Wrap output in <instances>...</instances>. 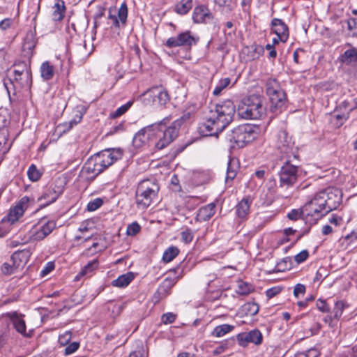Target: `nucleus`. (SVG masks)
<instances>
[{
	"instance_id": "1",
	"label": "nucleus",
	"mask_w": 357,
	"mask_h": 357,
	"mask_svg": "<svg viewBox=\"0 0 357 357\" xmlns=\"http://www.w3.org/2000/svg\"><path fill=\"white\" fill-rule=\"evenodd\" d=\"M234 114L235 106L230 100L211 105L203 113L198 128L199 132L204 136L218 135L233 121Z\"/></svg>"
},
{
	"instance_id": "2",
	"label": "nucleus",
	"mask_w": 357,
	"mask_h": 357,
	"mask_svg": "<svg viewBox=\"0 0 357 357\" xmlns=\"http://www.w3.org/2000/svg\"><path fill=\"white\" fill-rule=\"evenodd\" d=\"M122 156L123 151L121 149L104 150L87 160L82 168V172L87 174L89 178H95L116 161L121 159Z\"/></svg>"
},
{
	"instance_id": "3",
	"label": "nucleus",
	"mask_w": 357,
	"mask_h": 357,
	"mask_svg": "<svg viewBox=\"0 0 357 357\" xmlns=\"http://www.w3.org/2000/svg\"><path fill=\"white\" fill-rule=\"evenodd\" d=\"M165 121V119L160 123H153V144L158 150L167 147L177 137L181 125V120H176L166 128Z\"/></svg>"
},
{
	"instance_id": "4",
	"label": "nucleus",
	"mask_w": 357,
	"mask_h": 357,
	"mask_svg": "<svg viewBox=\"0 0 357 357\" xmlns=\"http://www.w3.org/2000/svg\"><path fill=\"white\" fill-rule=\"evenodd\" d=\"M160 187L154 179H145L137 185L135 198L138 206L142 208L149 207L157 199Z\"/></svg>"
},
{
	"instance_id": "5",
	"label": "nucleus",
	"mask_w": 357,
	"mask_h": 357,
	"mask_svg": "<svg viewBox=\"0 0 357 357\" xmlns=\"http://www.w3.org/2000/svg\"><path fill=\"white\" fill-rule=\"evenodd\" d=\"M261 96L252 95L242 101L238 108V114L244 119H259L266 114V107Z\"/></svg>"
},
{
	"instance_id": "6",
	"label": "nucleus",
	"mask_w": 357,
	"mask_h": 357,
	"mask_svg": "<svg viewBox=\"0 0 357 357\" xmlns=\"http://www.w3.org/2000/svg\"><path fill=\"white\" fill-rule=\"evenodd\" d=\"M324 198L325 197L318 192L312 199L303 206L306 222L314 225L321 218L329 213L326 203L324 202Z\"/></svg>"
},
{
	"instance_id": "7",
	"label": "nucleus",
	"mask_w": 357,
	"mask_h": 357,
	"mask_svg": "<svg viewBox=\"0 0 357 357\" xmlns=\"http://www.w3.org/2000/svg\"><path fill=\"white\" fill-rule=\"evenodd\" d=\"M266 91L270 98V110L275 114L280 113L286 102V94L276 79L270 78L266 83Z\"/></svg>"
},
{
	"instance_id": "8",
	"label": "nucleus",
	"mask_w": 357,
	"mask_h": 357,
	"mask_svg": "<svg viewBox=\"0 0 357 357\" xmlns=\"http://www.w3.org/2000/svg\"><path fill=\"white\" fill-rule=\"evenodd\" d=\"M226 139L231 148H242L255 139V132L250 126L241 125L231 130Z\"/></svg>"
},
{
	"instance_id": "9",
	"label": "nucleus",
	"mask_w": 357,
	"mask_h": 357,
	"mask_svg": "<svg viewBox=\"0 0 357 357\" xmlns=\"http://www.w3.org/2000/svg\"><path fill=\"white\" fill-rule=\"evenodd\" d=\"M141 98L145 105H165L170 100L167 91L162 86H154L146 90Z\"/></svg>"
},
{
	"instance_id": "10",
	"label": "nucleus",
	"mask_w": 357,
	"mask_h": 357,
	"mask_svg": "<svg viewBox=\"0 0 357 357\" xmlns=\"http://www.w3.org/2000/svg\"><path fill=\"white\" fill-rule=\"evenodd\" d=\"M300 167L291 163L288 158L281 167L279 172L280 187H290L296 183L298 176Z\"/></svg>"
},
{
	"instance_id": "11",
	"label": "nucleus",
	"mask_w": 357,
	"mask_h": 357,
	"mask_svg": "<svg viewBox=\"0 0 357 357\" xmlns=\"http://www.w3.org/2000/svg\"><path fill=\"white\" fill-rule=\"evenodd\" d=\"M56 227L54 220H47L42 218L36 225H35L30 231V238L34 241H39L44 239Z\"/></svg>"
},
{
	"instance_id": "12",
	"label": "nucleus",
	"mask_w": 357,
	"mask_h": 357,
	"mask_svg": "<svg viewBox=\"0 0 357 357\" xmlns=\"http://www.w3.org/2000/svg\"><path fill=\"white\" fill-rule=\"evenodd\" d=\"M277 146L281 153L285 154L287 158L296 157V149L291 137L285 130H280L278 135Z\"/></svg>"
},
{
	"instance_id": "13",
	"label": "nucleus",
	"mask_w": 357,
	"mask_h": 357,
	"mask_svg": "<svg viewBox=\"0 0 357 357\" xmlns=\"http://www.w3.org/2000/svg\"><path fill=\"white\" fill-rule=\"evenodd\" d=\"M319 193L325 197L324 202L328 212L336 209L342 202V194L338 188L328 187L319 191Z\"/></svg>"
},
{
	"instance_id": "14",
	"label": "nucleus",
	"mask_w": 357,
	"mask_h": 357,
	"mask_svg": "<svg viewBox=\"0 0 357 357\" xmlns=\"http://www.w3.org/2000/svg\"><path fill=\"white\" fill-rule=\"evenodd\" d=\"M63 181L61 178H57L54 183H52L43 191L42 195L38 198V200H44L45 202L44 206H47L54 202L58 199L63 192Z\"/></svg>"
},
{
	"instance_id": "15",
	"label": "nucleus",
	"mask_w": 357,
	"mask_h": 357,
	"mask_svg": "<svg viewBox=\"0 0 357 357\" xmlns=\"http://www.w3.org/2000/svg\"><path fill=\"white\" fill-rule=\"evenodd\" d=\"M198 39L195 38L190 31H186L179 33L175 37L168 38L165 43V45L169 48L181 46L191 47L195 45Z\"/></svg>"
},
{
	"instance_id": "16",
	"label": "nucleus",
	"mask_w": 357,
	"mask_h": 357,
	"mask_svg": "<svg viewBox=\"0 0 357 357\" xmlns=\"http://www.w3.org/2000/svg\"><path fill=\"white\" fill-rule=\"evenodd\" d=\"M154 127L153 123L139 130L133 137V145L139 148L146 144H153Z\"/></svg>"
},
{
	"instance_id": "17",
	"label": "nucleus",
	"mask_w": 357,
	"mask_h": 357,
	"mask_svg": "<svg viewBox=\"0 0 357 357\" xmlns=\"http://www.w3.org/2000/svg\"><path fill=\"white\" fill-rule=\"evenodd\" d=\"M214 15L211 13L206 6L199 5L194 8L192 13V20L195 23H206L208 20H212Z\"/></svg>"
},
{
	"instance_id": "18",
	"label": "nucleus",
	"mask_w": 357,
	"mask_h": 357,
	"mask_svg": "<svg viewBox=\"0 0 357 357\" xmlns=\"http://www.w3.org/2000/svg\"><path fill=\"white\" fill-rule=\"evenodd\" d=\"M117 16L116 15H112L111 12L108 15V19L112 20V24L116 28H119L121 26H125L127 22L128 18V7L126 3H123L120 8L118 10Z\"/></svg>"
},
{
	"instance_id": "19",
	"label": "nucleus",
	"mask_w": 357,
	"mask_h": 357,
	"mask_svg": "<svg viewBox=\"0 0 357 357\" xmlns=\"http://www.w3.org/2000/svg\"><path fill=\"white\" fill-rule=\"evenodd\" d=\"M271 26L273 32L280 37V42L285 43L289 38L288 26L278 18L272 20Z\"/></svg>"
},
{
	"instance_id": "20",
	"label": "nucleus",
	"mask_w": 357,
	"mask_h": 357,
	"mask_svg": "<svg viewBox=\"0 0 357 357\" xmlns=\"http://www.w3.org/2000/svg\"><path fill=\"white\" fill-rule=\"evenodd\" d=\"M10 82L15 89L28 90L32 84L31 73H24L19 76L13 75V77L10 79Z\"/></svg>"
},
{
	"instance_id": "21",
	"label": "nucleus",
	"mask_w": 357,
	"mask_h": 357,
	"mask_svg": "<svg viewBox=\"0 0 357 357\" xmlns=\"http://www.w3.org/2000/svg\"><path fill=\"white\" fill-rule=\"evenodd\" d=\"M31 252L28 250L15 252L10 259V262L15 264L17 268L23 267L29 260Z\"/></svg>"
},
{
	"instance_id": "22",
	"label": "nucleus",
	"mask_w": 357,
	"mask_h": 357,
	"mask_svg": "<svg viewBox=\"0 0 357 357\" xmlns=\"http://www.w3.org/2000/svg\"><path fill=\"white\" fill-rule=\"evenodd\" d=\"M8 317L10 318L15 330L26 336V324L22 314H18L17 312H13L8 314Z\"/></svg>"
},
{
	"instance_id": "23",
	"label": "nucleus",
	"mask_w": 357,
	"mask_h": 357,
	"mask_svg": "<svg viewBox=\"0 0 357 357\" xmlns=\"http://www.w3.org/2000/svg\"><path fill=\"white\" fill-rule=\"evenodd\" d=\"M215 213V204H208L200 208L197 213L196 219L199 222L207 221L211 218Z\"/></svg>"
},
{
	"instance_id": "24",
	"label": "nucleus",
	"mask_w": 357,
	"mask_h": 357,
	"mask_svg": "<svg viewBox=\"0 0 357 357\" xmlns=\"http://www.w3.org/2000/svg\"><path fill=\"white\" fill-rule=\"evenodd\" d=\"M9 132L6 127L0 128V155L6 154L10 149L12 142L8 139Z\"/></svg>"
},
{
	"instance_id": "25",
	"label": "nucleus",
	"mask_w": 357,
	"mask_h": 357,
	"mask_svg": "<svg viewBox=\"0 0 357 357\" xmlns=\"http://www.w3.org/2000/svg\"><path fill=\"white\" fill-rule=\"evenodd\" d=\"M251 203L252 200L249 197H245L236 205V213L239 218L244 220L247 218Z\"/></svg>"
},
{
	"instance_id": "26",
	"label": "nucleus",
	"mask_w": 357,
	"mask_h": 357,
	"mask_svg": "<svg viewBox=\"0 0 357 357\" xmlns=\"http://www.w3.org/2000/svg\"><path fill=\"white\" fill-rule=\"evenodd\" d=\"M24 212V207L20 204H17L15 207L10 209L8 215L3 219H6V222L13 225L23 215Z\"/></svg>"
},
{
	"instance_id": "27",
	"label": "nucleus",
	"mask_w": 357,
	"mask_h": 357,
	"mask_svg": "<svg viewBox=\"0 0 357 357\" xmlns=\"http://www.w3.org/2000/svg\"><path fill=\"white\" fill-rule=\"evenodd\" d=\"M53 12L52 14V20L57 22L61 21L64 17L66 7L64 1L58 0L53 6Z\"/></svg>"
},
{
	"instance_id": "28",
	"label": "nucleus",
	"mask_w": 357,
	"mask_h": 357,
	"mask_svg": "<svg viewBox=\"0 0 357 357\" xmlns=\"http://www.w3.org/2000/svg\"><path fill=\"white\" fill-rule=\"evenodd\" d=\"M41 77L48 81L52 79L54 75V67L49 62H43L40 68Z\"/></svg>"
},
{
	"instance_id": "29",
	"label": "nucleus",
	"mask_w": 357,
	"mask_h": 357,
	"mask_svg": "<svg viewBox=\"0 0 357 357\" xmlns=\"http://www.w3.org/2000/svg\"><path fill=\"white\" fill-rule=\"evenodd\" d=\"M135 275L132 272H128L118 277L112 282V284L117 287H124L128 286L134 279Z\"/></svg>"
},
{
	"instance_id": "30",
	"label": "nucleus",
	"mask_w": 357,
	"mask_h": 357,
	"mask_svg": "<svg viewBox=\"0 0 357 357\" xmlns=\"http://www.w3.org/2000/svg\"><path fill=\"white\" fill-rule=\"evenodd\" d=\"M192 0H181L176 4L174 10L179 15H185L192 9Z\"/></svg>"
},
{
	"instance_id": "31",
	"label": "nucleus",
	"mask_w": 357,
	"mask_h": 357,
	"mask_svg": "<svg viewBox=\"0 0 357 357\" xmlns=\"http://www.w3.org/2000/svg\"><path fill=\"white\" fill-rule=\"evenodd\" d=\"M340 59L342 63L347 65L352 62H357V49L352 47L346 50L344 53L341 55Z\"/></svg>"
},
{
	"instance_id": "32",
	"label": "nucleus",
	"mask_w": 357,
	"mask_h": 357,
	"mask_svg": "<svg viewBox=\"0 0 357 357\" xmlns=\"http://www.w3.org/2000/svg\"><path fill=\"white\" fill-rule=\"evenodd\" d=\"M174 280L171 278H166L160 285L157 293L160 297H166L169 294L170 289L174 285Z\"/></svg>"
},
{
	"instance_id": "33",
	"label": "nucleus",
	"mask_w": 357,
	"mask_h": 357,
	"mask_svg": "<svg viewBox=\"0 0 357 357\" xmlns=\"http://www.w3.org/2000/svg\"><path fill=\"white\" fill-rule=\"evenodd\" d=\"M234 328V326L229 324H222L217 326L211 333V335L213 337H220L224 336L225 335L230 333Z\"/></svg>"
},
{
	"instance_id": "34",
	"label": "nucleus",
	"mask_w": 357,
	"mask_h": 357,
	"mask_svg": "<svg viewBox=\"0 0 357 357\" xmlns=\"http://www.w3.org/2000/svg\"><path fill=\"white\" fill-rule=\"evenodd\" d=\"M238 166H237V160L234 158L230 159L227 164V169L226 174V181H232L237 172Z\"/></svg>"
},
{
	"instance_id": "35",
	"label": "nucleus",
	"mask_w": 357,
	"mask_h": 357,
	"mask_svg": "<svg viewBox=\"0 0 357 357\" xmlns=\"http://www.w3.org/2000/svg\"><path fill=\"white\" fill-rule=\"evenodd\" d=\"M214 3L222 10L231 12L236 7V3L233 0H213Z\"/></svg>"
},
{
	"instance_id": "36",
	"label": "nucleus",
	"mask_w": 357,
	"mask_h": 357,
	"mask_svg": "<svg viewBox=\"0 0 357 357\" xmlns=\"http://www.w3.org/2000/svg\"><path fill=\"white\" fill-rule=\"evenodd\" d=\"M15 69L13 71V75L19 76L24 73H31L30 68L24 61H20L13 65Z\"/></svg>"
},
{
	"instance_id": "37",
	"label": "nucleus",
	"mask_w": 357,
	"mask_h": 357,
	"mask_svg": "<svg viewBox=\"0 0 357 357\" xmlns=\"http://www.w3.org/2000/svg\"><path fill=\"white\" fill-rule=\"evenodd\" d=\"M179 253V250L176 247H169L163 253L162 260L166 262L172 261Z\"/></svg>"
},
{
	"instance_id": "38",
	"label": "nucleus",
	"mask_w": 357,
	"mask_h": 357,
	"mask_svg": "<svg viewBox=\"0 0 357 357\" xmlns=\"http://www.w3.org/2000/svg\"><path fill=\"white\" fill-rule=\"evenodd\" d=\"M253 291L252 286L245 282L240 281L236 292L240 295H248Z\"/></svg>"
},
{
	"instance_id": "39",
	"label": "nucleus",
	"mask_w": 357,
	"mask_h": 357,
	"mask_svg": "<svg viewBox=\"0 0 357 357\" xmlns=\"http://www.w3.org/2000/svg\"><path fill=\"white\" fill-rule=\"evenodd\" d=\"M231 79L229 77L221 79L218 82L216 86L213 90V95L218 96L221 93L222 91L226 89L230 84Z\"/></svg>"
},
{
	"instance_id": "40",
	"label": "nucleus",
	"mask_w": 357,
	"mask_h": 357,
	"mask_svg": "<svg viewBox=\"0 0 357 357\" xmlns=\"http://www.w3.org/2000/svg\"><path fill=\"white\" fill-rule=\"evenodd\" d=\"M234 338L222 341L220 344L213 351V355L218 356L223 353L231 346V344L234 343Z\"/></svg>"
},
{
	"instance_id": "41",
	"label": "nucleus",
	"mask_w": 357,
	"mask_h": 357,
	"mask_svg": "<svg viewBox=\"0 0 357 357\" xmlns=\"http://www.w3.org/2000/svg\"><path fill=\"white\" fill-rule=\"evenodd\" d=\"M250 341L257 345L261 344L263 340L261 333L259 330H253L248 332Z\"/></svg>"
},
{
	"instance_id": "42",
	"label": "nucleus",
	"mask_w": 357,
	"mask_h": 357,
	"mask_svg": "<svg viewBox=\"0 0 357 357\" xmlns=\"http://www.w3.org/2000/svg\"><path fill=\"white\" fill-rule=\"evenodd\" d=\"M287 218L291 220H297L302 218L305 221V216L304 215V206L301 209H292L288 214Z\"/></svg>"
},
{
	"instance_id": "43",
	"label": "nucleus",
	"mask_w": 357,
	"mask_h": 357,
	"mask_svg": "<svg viewBox=\"0 0 357 357\" xmlns=\"http://www.w3.org/2000/svg\"><path fill=\"white\" fill-rule=\"evenodd\" d=\"M27 175L29 178L32 181H37L41 177V174L37 169L36 165H31L27 171Z\"/></svg>"
},
{
	"instance_id": "44",
	"label": "nucleus",
	"mask_w": 357,
	"mask_h": 357,
	"mask_svg": "<svg viewBox=\"0 0 357 357\" xmlns=\"http://www.w3.org/2000/svg\"><path fill=\"white\" fill-rule=\"evenodd\" d=\"M344 307L345 303L342 301H337L333 310V319H339L342 314Z\"/></svg>"
},
{
	"instance_id": "45",
	"label": "nucleus",
	"mask_w": 357,
	"mask_h": 357,
	"mask_svg": "<svg viewBox=\"0 0 357 357\" xmlns=\"http://www.w3.org/2000/svg\"><path fill=\"white\" fill-rule=\"evenodd\" d=\"M17 269L18 268L13 262H5L2 264L1 268L2 273L8 275L14 273Z\"/></svg>"
},
{
	"instance_id": "46",
	"label": "nucleus",
	"mask_w": 357,
	"mask_h": 357,
	"mask_svg": "<svg viewBox=\"0 0 357 357\" xmlns=\"http://www.w3.org/2000/svg\"><path fill=\"white\" fill-rule=\"evenodd\" d=\"M98 262L97 260H93L89 262L79 273L80 275H86L91 273L96 268L98 267Z\"/></svg>"
},
{
	"instance_id": "47",
	"label": "nucleus",
	"mask_w": 357,
	"mask_h": 357,
	"mask_svg": "<svg viewBox=\"0 0 357 357\" xmlns=\"http://www.w3.org/2000/svg\"><path fill=\"white\" fill-rule=\"evenodd\" d=\"M81 119H82V116L81 115L77 116V119H74L70 121L68 123H66L62 125H59L58 126V128H63L62 131L63 132H66L70 130V129H72L74 126L77 125L79 122H80Z\"/></svg>"
},
{
	"instance_id": "48",
	"label": "nucleus",
	"mask_w": 357,
	"mask_h": 357,
	"mask_svg": "<svg viewBox=\"0 0 357 357\" xmlns=\"http://www.w3.org/2000/svg\"><path fill=\"white\" fill-rule=\"evenodd\" d=\"M140 225L137 222H135L128 225L126 229V234L128 236H133L138 234L140 231Z\"/></svg>"
},
{
	"instance_id": "49",
	"label": "nucleus",
	"mask_w": 357,
	"mask_h": 357,
	"mask_svg": "<svg viewBox=\"0 0 357 357\" xmlns=\"http://www.w3.org/2000/svg\"><path fill=\"white\" fill-rule=\"evenodd\" d=\"M103 204L102 200L100 198H96L93 201H91L87 204V210L89 211H94L100 208Z\"/></svg>"
},
{
	"instance_id": "50",
	"label": "nucleus",
	"mask_w": 357,
	"mask_h": 357,
	"mask_svg": "<svg viewBox=\"0 0 357 357\" xmlns=\"http://www.w3.org/2000/svg\"><path fill=\"white\" fill-rule=\"evenodd\" d=\"M236 339L238 344L243 347H246L248 344L250 342V338L248 337V333H239L236 336Z\"/></svg>"
},
{
	"instance_id": "51",
	"label": "nucleus",
	"mask_w": 357,
	"mask_h": 357,
	"mask_svg": "<svg viewBox=\"0 0 357 357\" xmlns=\"http://www.w3.org/2000/svg\"><path fill=\"white\" fill-rule=\"evenodd\" d=\"M319 352L315 349H310L306 352H298L294 357H319Z\"/></svg>"
},
{
	"instance_id": "52",
	"label": "nucleus",
	"mask_w": 357,
	"mask_h": 357,
	"mask_svg": "<svg viewBox=\"0 0 357 357\" xmlns=\"http://www.w3.org/2000/svg\"><path fill=\"white\" fill-rule=\"evenodd\" d=\"M133 102L132 101H128L127 103H126L123 105H121L114 112V116L118 117L121 115H123L124 113H126L130 107L132 105Z\"/></svg>"
},
{
	"instance_id": "53",
	"label": "nucleus",
	"mask_w": 357,
	"mask_h": 357,
	"mask_svg": "<svg viewBox=\"0 0 357 357\" xmlns=\"http://www.w3.org/2000/svg\"><path fill=\"white\" fill-rule=\"evenodd\" d=\"M85 47V41L77 45L75 54H77L79 57L86 58L89 56V54L86 52Z\"/></svg>"
},
{
	"instance_id": "54",
	"label": "nucleus",
	"mask_w": 357,
	"mask_h": 357,
	"mask_svg": "<svg viewBox=\"0 0 357 357\" xmlns=\"http://www.w3.org/2000/svg\"><path fill=\"white\" fill-rule=\"evenodd\" d=\"M305 293V287L304 284H302L300 283L296 284V286L294 287V296L296 298H299L301 296H304Z\"/></svg>"
},
{
	"instance_id": "55",
	"label": "nucleus",
	"mask_w": 357,
	"mask_h": 357,
	"mask_svg": "<svg viewBox=\"0 0 357 357\" xmlns=\"http://www.w3.org/2000/svg\"><path fill=\"white\" fill-rule=\"evenodd\" d=\"M181 238L185 243H190L193 239V233L190 229H185L181 232Z\"/></svg>"
},
{
	"instance_id": "56",
	"label": "nucleus",
	"mask_w": 357,
	"mask_h": 357,
	"mask_svg": "<svg viewBox=\"0 0 357 357\" xmlns=\"http://www.w3.org/2000/svg\"><path fill=\"white\" fill-rule=\"evenodd\" d=\"M176 315L172 312H167L162 316V322L164 324H169L174 322Z\"/></svg>"
},
{
	"instance_id": "57",
	"label": "nucleus",
	"mask_w": 357,
	"mask_h": 357,
	"mask_svg": "<svg viewBox=\"0 0 357 357\" xmlns=\"http://www.w3.org/2000/svg\"><path fill=\"white\" fill-rule=\"evenodd\" d=\"M309 257L308 251L306 250H302L294 257V259L297 264H301L305 261Z\"/></svg>"
},
{
	"instance_id": "58",
	"label": "nucleus",
	"mask_w": 357,
	"mask_h": 357,
	"mask_svg": "<svg viewBox=\"0 0 357 357\" xmlns=\"http://www.w3.org/2000/svg\"><path fill=\"white\" fill-rule=\"evenodd\" d=\"M79 347V344L77 342H74L68 344L64 349V354L66 355H70L75 352Z\"/></svg>"
},
{
	"instance_id": "59",
	"label": "nucleus",
	"mask_w": 357,
	"mask_h": 357,
	"mask_svg": "<svg viewBox=\"0 0 357 357\" xmlns=\"http://www.w3.org/2000/svg\"><path fill=\"white\" fill-rule=\"evenodd\" d=\"M171 184L173 185L172 190L174 192H180L181 187L179 185V179L178 176L174 174L171 178Z\"/></svg>"
},
{
	"instance_id": "60",
	"label": "nucleus",
	"mask_w": 357,
	"mask_h": 357,
	"mask_svg": "<svg viewBox=\"0 0 357 357\" xmlns=\"http://www.w3.org/2000/svg\"><path fill=\"white\" fill-rule=\"evenodd\" d=\"M317 307L318 310L322 312H328L330 311L329 306L324 300H318L317 301Z\"/></svg>"
},
{
	"instance_id": "61",
	"label": "nucleus",
	"mask_w": 357,
	"mask_h": 357,
	"mask_svg": "<svg viewBox=\"0 0 357 357\" xmlns=\"http://www.w3.org/2000/svg\"><path fill=\"white\" fill-rule=\"evenodd\" d=\"M348 29L354 32V34H357V19L350 18L347 20Z\"/></svg>"
},
{
	"instance_id": "62",
	"label": "nucleus",
	"mask_w": 357,
	"mask_h": 357,
	"mask_svg": "<svg viewBox=\"0 0 357 357\" xmlns=\"http://www.w3.org/2000/svg\"><path fill=\"white\" fill-rule=\"evenodd\" d=\"M70 339H71V333L70 331H66L63 335H59V342L61 344L65 345L70 341Z\"/></svg>"
},
{
	"instance_id": "63",
	"label": "nucleus",
	"mask_w": 357,
	"mask_h": 357,
	"mask_svg": "<svg viewBox=\"0 0 357 357\" xmlns=\"http://www.w3.org/2000/svg\"><path fill=\"white\" fill-rule=\"evenodd\" d=\"M13 23V20L11 18H6L0 22V29L1 30H7Z\"/></svg>"
},
{
	"instance_id": "64",
	"label": "nucleus",
	"mask_w": 357,
	"mask_h": 357,
	"mask_svg": "<svg viewBox=\"0 0 357 357\" xmlns=\"http://www.w3.org/2000/svg\"><path fill=\"white\" fill-rule=\"evenodd\" d=\"M7 224L6 219H3L0 222V237H4L8 232L9 228L6 227Z\"/></svg>"
}]
</instances>
